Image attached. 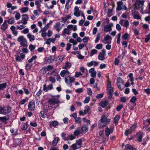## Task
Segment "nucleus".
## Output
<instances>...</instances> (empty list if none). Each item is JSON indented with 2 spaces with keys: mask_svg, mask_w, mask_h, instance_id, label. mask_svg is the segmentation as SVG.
Returning <instances> with one entry per match:
<instances>
[{
  "mask_svg": "<svg viewBox=\"0 0 150 150\" xmlns=\"http://www.w3.org/2000/svg\"><path fill=\"white\" fill-rule=\"evenodd\" d=\"M9 117L8 116L4 117H0V120L3 122H6V121L8 120Z\"/></svg>",
  "mask_w": 150,
  "mask_h": 150,
  "instance_id": "c85d7f7f",
  "label": "nucleus"
},
{
  "mask_svg": "<svg viewBox=\"0 0 150 150\" xmlns=\"http://www.w3.org/2000/svg\"><path fill=\"white\" fill-rule=\"evenodd\" d=\"M123 3L121 1H119L117 3V7L116 10L117 11H120L122 9V5Z\"/></svg>",
  "mask_w": 150,
  "mask_h": 150,
  "instance_id": "ddd939ff",
  "label": "nucleus"
},
{
  "mask_svg": "<svg viewBox=\"0 0 150 150\" xmlns=\"http://www.w3.org/2000/svg\"><path fill=\"white\" fill-rule=\"evenodd\" d=\"M76 122L78 124H80L81 122V118L80 117H76L75 119Z\"/></svg>",
  "mask_w": 150,
  "mask_h": 150,
  "instance_id": "37998d69",
  "label": "nucleus"
},
{
  "mask_svg": "<svg viewBox=\"0 0 150 150\" xmlns=\"http://www.w3.org/2000/svg\"><path fill=\"white\" fill-rule=\"evenodd\" d=\"M28 127V126L27 125V123H23L21 125V129L22 130H26L27 129Z\"/></svg>",
  "mask_w": 150,
  "mask_h": 150,
  "instance_id": "bb28decb",
  "label": "nucleus"
},
{
  "mask_svg": "<svg viewBox=\"0 0 150 150\" xmlns=\"http://www.w3.org/2000/svg\"><path fill=\"white\" fill-rule=\"evenodd\" d=\"M107 117H106L105 115H103L101 117V118L100 120L101 122H105V120L107 118Z\"/></svg>",
  "mask_w": 150,
  "mask_h": 150,
  "instance_id": "79ce46f5",
  "label": "nucleus"
},
{
  "mask_svg": "<svg viewBox=\"0 0 150 150\" xmlns=\"http://www.w3.org/2000/svg\"><path fill=\"white\" fill-rule=\"evenodd\" d=\"M100 33H98L97 35V37L95 40V42L97 43L98 42L99 40H100Z\"/></svg>",
  "mask_w": 150,
  "mask_h": 150,
  "instance_id": "de8ad7c7",
  "label": "nucleus"
},
{
  "mask_svg": "<svg viewBox=\"0 0 150 150\" xmlns=\"http://www.w3.org/2000/svg\"><path fill=\"white\" fill-rule=\"evenodd\" d=\"M128 145L129 146H126L124 150H134V149L135 150V149H134V147L131 145Z\"/></svg>",
  "mask_w": 150,
  "mask_h": 150,
  "instance_id": "72a5a7b5",
  "label": "nucleus"
},
{
  "mask_svg": "<svg viewBox=\"0 0 150 150\" xmlns=\"http://www.w3.org/2000/svg\"><path fill=\"white\" fill-rule=\"evenodd\" d=\"M81 129V134L83 133H85L88 130V128L85 126H82Z\"/></svg>",
  "mask_w": 150,
  "mask_h": 150,
  "instance_id": "412c9836",
  "label": "nucleus"
},
{
  "mask_svg": "<svg viewBox=\"0 0 150 150\" xmlns=\"http://www.w3.org/2000/svg\"><path fill=\"white\" fill-rule=\"evenodd\" d=\"M150 39V34H148L146 38L145 39V41L146 42H148L149 40Z\"/></svg>",
  "mask_w": 150,
  "mask_h": 150,
  "instance_id": "0e129e2a",
  "label": "nucleus"
},
{
  "mask_svg": "<svg viewBox=\"0 0 150 150\" xmlns=\"http://www.w3.org/2000/svg\"><path fill=\"white\" fill-rule=\"evenodd\" d=\"M97 50L95 49H92L91 51L90 56L92 57L96 53Z\"/></svg>",
  "mask_w": 150,
  "mask_h": 150,
  "instance_id": "f704fd0d",
  "label": "nucleus"
},
{
  "mask_svg": "<svg viewBox=\"0 0 150 150\" xmlns=\"http://www.w3.org/2000/svg\"><path fill=\"white\" fill-rule=\"evenodd\" d=\"M120 119V116L118 115H116L114 118L113 120V122L116 125H117L118 121Z\"/></svg>",
  "mask_w": 150,
  "mask_h": 150,
  "instance_id": "6ab92c4d",
  "label": "nucleus"
},
{
  "mask_svg": "<svg viewBox=\"0 0 150 150\" xmlns=\"http://www.w3.org/2000/svg\"><path fill=\"white\" fill-rule=\"evenodd\" d=\"M59 141V138L56 137L54 138V140L52 141V145L53 146H55L57 144Z\"/></svg>",
  "mask_w": 150,
  "mask_h": 150,
  "instance_id": "393cba45",
  "label": "nucleus"
},
{
  "mask_svg": "<svg viewBox=\"0 0 150 150\" xmlns=\"http://www.w3.org/2000/svg\"><path fill=\"white\" fill-rule=\"evenodd\" d=\"M18 41L20 42V44L22 46L26 47L27 42L26 39L23 36H21L17 39Z\"/></svg>",
  "mask_w": 150,
  "mask_h": 150,
  "instance_id": "7ed1b4c3",
  "label": "nucleus"
},
{
  "mask_svg": "<svg viewBox=\"0 0 150 150\" xmlns=\"http://www.w3.org/2000/svg\"><path fill=\"white\" fill-rule=\"evenodd\" d=\"M71 44L69 43H67V47L66 48V50L68 51L70 50L71 49Z\"/></svg>",
  "mask_w": 150,
  "mask_h": 150,
  "instance_id": "680f3d73",
  "label": "nucleus"
},
{
  "mask_svg": "<svg viewBox=\"0 0 150 150\" xmlns=\"http://www.w3.org/2000/svg\"><path fill=\"white\" fill-rule=\"evenodd\" d=\"M87 92L89 95H92V92L91 89L90 88H88L87 89Z\"/></svg>",
  "mask_w": 150,
  "mask_h": 150,
  "instance_id": "774afa93",
  "label": "nucleus"
},
{
  "mask_svg": "<svg viewBox=\"0 0 150 150\" xmlns=\"http://www.w3.org/2000/svg\"><path fill=\"white\" fill-rule=\"evenodd\" d=\"M90 110V109L89 106L87 105L85 107L84 111L86 113H88V112Z\"/></svg>",
  "mask_w": 150,
  "mask_h": 150,
  "instance_id": "6e6d98bb",
  "label": "nucleus"
},
{
  "mask_svg": "<svg viewBox=\"0 0 150 150\" xmlns=\"http://www.w3.org/2000/svg\"><path fill=\"white\" fill-rule=\"evenodd\" d=\"M102 53H100L98 57L99 60L103 61L105 59V56L106 55V52L104 50H102Z\"/></svg>",
  "mask_w": 150,
  "mask_h": 150,
  "instance_id": "39448f33",
  "label": "nucleus"
},
{
  "mask_svg": "<svg viewBox=\"0 0 150 150\" xmlns=\"http://www.w3.org/2000/svg\"><path fill=\"white\" fill-rule=\"evenodd\" d=\"M67 34L68 35H69V32H68V29L67 28H64L63 32V33L62 34V35H65V34Z\"/></svg>",
  "mask_w": 150,
  "mask_h": 150,
  "instance_id": "58836bf2",
  "label": "nucleus"
},
{
  "mask_svg": "<svg viewBox=\"0 0 150 150\" xmlns=\"http://www.w3.org/2000/svg\"><path fill=\"white\" fill-rule=\"evenodd\" d=\"M8 28V25L7 24V21L5 20L4 21V23L2 25L1 28V29L3 30L4 31H5Z\"/></svg>",
  "mask_w": 150,
  "mask_h": 150,
  "instance_id": "dca6fc26",
  "label": "nucleus"
},
{
  "mask_svg": "<svg viewBox=\"0 0 150 150\" xmlns=\"http://www.w3.org/2000/svg\"><path fill=\"white\" fill-rule=\"evenodd\" d=\"M123 105H120L119 106H118L116 108V110L117 111H120V110L123 107Z\"/></svg>",
  "mask_w": 150,
  "mask_h": 150,
  "instance_id": "e2e57ef3",
  "label": "nucleus"
},
{
  "mask_svg": "<svg viewBox=\"0 0 150 150\" xmlns=\"http://www.w3.org/2000/svg\"><path fill=\"white\" fill-rule=\"evenodd\" d=\"M11 108L9 106L0 107V114L6 115L9 113L11 111Z\"/></svg>",
  "mask_w": 150,
  "mask_h": 150,
  "instance_id": "f257e3e1",
  "label": "nucleus"
},
{
  "mask_svg": "<svg viewBox=\"0 0 150 150\" xmlns=\"http://www.w3.org/2000/svg\"><path fill=\"white\" fill-rule=\"evenodd\" d=\"M47 71H49L53 68V67L51 65H49L47 67H45Z\"/></svg>",
  "mask_w": 150,
  "mask_h": 150,
  "instance_id": "603ef678",
  "label": "nucleus"
},
{
  "mask_svg": "<svg viewBox=\"0 0 150 150\" xmlns=\"http://www.w3.org/2000/svg\"><path fill=\"white\" fill-rule=\"evenodd\" d=\"M120 83H122L123 85L124 84V81L122 79L121 77H118L117 79V84H120Z\"/></svg>",
  "mask_w": 150,
  "mask_h": 150,
  "instance_id": "4be33fe9",
  "label": "nucleus"
},
{
  "mask_svg": "<svg viewBox=\"0 0 150 150\" xmlns=\"http://www.w3.org/2000/svg\"><path fill=\"white\" fill-rule=\"evenodd\" d=\"M113 26V24L112 23H110L108 25H106L104 27V30L105 32H108L112 30V28Z\"/></svg>",
  "mask_w": 150,
  "mask_h": 150,
  "instance_id": "1a4fd4ad",
  "label": "nucleus"
},
{
  "mask_svg": "<svg viewBox=\"0 0 150 150\" xmlns=\"http://www.w3.org/2000/svg\"><path fill=\"white\" fill-rule=\"evenodd\" d=\"M61 23L59 22L57 23L54 26V27L56 29V30L59 32L61 29L60 27Z\"/></svg>",
  "mask_w": 150,
  "mask_h": 150,
  "instance_id": "f3484780",
  "label": "nucleus"
},
{
  "mask_svg": "<svg viewBox=\"0 0 150 150\" xmlns=\"http://www.w3.org/2000/svg\"><path fill=\"white\" fill-rule=\"evenodd\" d=\"M15 142L16 144L19 145L21 143L22 140L20 139H15Z\"/></svg>",
  "mask_w": 150,
  "mask_h": 150,
  "instance_id": "ea45409f",
  "label": "nucleus"
},
{
  "mask_svg": "<svg viewBox=\"0 0 150 150\" xmlns=\"http://www.w3.org/2000/svg\"><path fill=\"white\" fill-rule=\"evenodd\" d=\"M28 101V100L26 99H23V100L20 101L19 103V104L20 105L24 104L26 102Z\"/></svg>",
  "mask_w": 150,
  "mask_h": 150,
  "instance_id": "13d9d810",
  "label": "nucleus"
},
{
  "mask_svg": "<svg viewBox=\"0 0 150 150\" xmlns=\"http://www.w3.org/2000/svg\"><path fill=\"white\" fill-rule=\"evenodd\" d=\"M58 125V123L57 121H53L51 122L50 123V126L52 127H56Z\"/></svg>",
  "mask_w": 150,
  "mask_h": 150,
  "instance_id": "5701e85b",
  "label": "nucleus"
},
{
  "mask_svg": "<svg viewBox=\"0 0 150 150\" xmlns=\"http://www.w3.org/2000/svg\"><path fill=\"white\" fill-rule=\"evenodd\" d=\"M129 23L128 21L127 20L125 21V22L124 24V26L127 28L129 26Z\"/></svg>",
  "mask_w": 150,
  "mask_h": 150,
  "instance_id": "338daca9",
  "label": "nucleus"
},
{
  "mask_svg": "<svg viewBox=\"0 0 150 150\" xmlns=\"http://www.w3.org/2000/svg\"><path fill=\"white\" fill-rule=\"evenodd\" d=\"M110 38L111 39V38L110 37V36L108 35H107L104 38V40L105 41H107Z\"/></svg>",
  "mask_w": 150,
  "mask_h": 150,
  "instance_id": "4d7b16f0",
  "label": "nucleus"
},
{
  "mask_svg": "<svg viewBox=\"0 0 150 150\" xmlns=\"http://www.w3.org/2000/svg\"><path fill=\"white\" fill-rule=\"evenodd\" d=\"M82 139L81 138L79 139L78 140L76 141V144L79 147L80 146V148L81 147V145L82 144Z\"/></svg>",
  "mask_w": 150,
  "mask_h": 150,
  "instance_id": "b1692460",
  "label": "nucleus"
},
{
  "mask_svg": "<svg viewBox=\"0 0 150 150\" xmlns=\"http://www.w3.org/2000/svg\"><path fill=\"white\" fill-rule=\"evenodd\" d=\"M71 66V63L68 62H65V65L62 67V68L64 69H67L68 68H69Z\"/></svg>",
  "mask_w": 150,
  "mask_h": 150,
  "instance_id": "2eb2a0df",
  "label": "nucleus"
},
{
  "mask_svg": "<svg viewBox=\"0 0 150 150\" xmlns=\"http://www.w3.org/2000/svg\"><path fill=\"white\" fill-rule=\"evenodd\" d=\"M82 75V74L81 73V71H79V72H78L77 71H76L75 72V77L76 78H78L80 76H81Z\"/></svg>",
  "mask_w": 150,
  "mask_h": 150,
  "instance_id": "3c124183",
  "label": "nucleus"
},
{
  "mask_svg": "<svg viewBox=\"0 0 150 150\" xmlns=\"http://www.w3.org/2000/svg\"><path fill=\"white\" fill-rule=\"evenodd\" d=\"M75 79L73 77H71L68 74L65 77V81L66 83L69 85L70 87L72 86L71 83L74 82Z\"/></svg>",
  "mask_w": 150,
  "mask_h": 150,
  "instance_id": "f03ea898",
  "label": "nucleus"
},
{
  "mask_svg": "<svg viewBox=\"0 0 150 150\" xmlns=\"http://www.w3.org/2000/svg\"><path fill=\"white\" fill-rule=\"evenodd\" d=\"M7 86L6 83H2L0 84V91L3 90Z\"/></svg>",
  "mask_w": 150,
  "mask_h": 150,
  "instance_id": "473e14b6",
  "label": "nucleus"
},
{
  "mask_svg": "<svg viewBox=\"0 0 150 150\" xmlns=\"http://www.w3.org/2000/svg\"><path fill=\"white\" fill-rule=\"evenodd\" d=\"M35 45L30 44L29 46V49L30 51H32L35 50Z\"/></svg>",
  "mask_w": 150,
  "mask_h": 150,
  "instance_id": "c03bdc74",
  "label": "nucleus"
},
{
  "mask_svg": "<svg viewBox=\"0 0 150 150\" xmlns=\"http://www.w3.org/2000/svg\"><path fill=\"white\" fill-rule=\"evenodd\" d=\"M25 57V54L23 53L20 54V56H16V61L21 62Z\"/></svg>",
  "mask_w": 150,
  "mask_h": 150,
  "instance_id": "9b49d317",
  "label": "nucleus"
},
{
  "mask_svg": "<svg viewBox=\"0 0 150 150\" xmlns=\"http://www.w3.org/2000/svg\"><path fill=\"white\" fill-rule=\"evenodd\" d=\"M46 70L45 67L42 68L39 71V73L40 74H44L46 72Z\"/></svg>",
  "mask_w": 150,
  "mask_h": 150,
  "instance_id": "a878e982",
  "label": "nucleus"
},
{
  "mask_svg": "<svg viewBox=\"0 0 150 150\" xmlns=\"http://www.w3.org/2000/svg\"><path fill=\"white\" fill-rule=\"evenodd\" d=\"M49 80L52 83H54L55 82V78L52 76L50 77Z\"/></svg>",
  "mask_w": 150,
  "mask_h": 150,
  "instance_id": "052dcab7",
  "label": "nucleus"
},
{
  "mask_svg": "<svg viewBox=\"0 0 150 150\" xmlns=\"http://www.w3.org/2000/svg\"><path fill=\"white\" fill-rule=\"evenodd\" d=\"M28 10V7H24L21 8V11L22 13H25Z\"/></svg>",
  "mask_w": 150,
  "mask_h": 150,
  "instance_id": "c9c22d12",
  "label": "nucleus"
},
{
  "mask_svg": "<svg viewBox=\"0 0 150 150\" xmlns=\"http://www.w3.org/2000/svg\"><path fill=\"white\" fill-rule=\"evenodd\" d=\"M28 38H29L30 42H32L35 40V36L32 35L30 33H29L27 35Z\"/></svg>",
  "mask_w": 150,
  "mask_h": 150,
  "instance_id": "a211bd4d",
  "label": "nucleus"
},
{
  "mask_svg": "<svg viewBox=\"0 0 150 150\" xmlns=\"http://www.w3.org/2000/svg\"><path fill=\"white\" fill-rule=\"evenodd\" d=\"M144 1L142 0L140 1L139 0H136L135 2V5L136 6H140V5H141V9L143 10V6L144 5Z\"/></svg>",
  "mask_w": 150,
  "mask_h": 150,
  "instance_id": "f8f14e48",
  "label": "nucleus"
},
{
  "mask_svg": "<svg viewBox=\"0 0 150 150\" xmlns=\"http://www.w3.org/2000/svg\"><path fill=\"white\" fill-rule=\"evenodd\" d=\"M103 47V45L102 44H99L96 45L95 48L98 50L101 49Z\"/></svg>",
  "mask_w": 150,
  "mask_h": 150,
  "instance_id": "09e8293b",
  "label": "nucleus"
},
{
  "mask_svg": "<svg viewBox=\"0 0 150 150\" xmlns=\"http://www.w3.org/2000/svg\"><path fill=\"white\" fill-rule=\"evenodd\" d=\"M73 150H75L77 149H79L80 148V147H79L77 146L76 144H73L71 146Z\"/></svg>",
  "mask_w": 150,
  "mask_h": 150,
  "instance_id": "7c9ffc66",
  "label": "nucleus"
},
{
  "mask_svg": "<svg viewBox=\"0 0 150 150\" xmlns=\"http://www.w3.org/2000/svg\"><path fill=\"white\" fill-rule=\"evenodd\" d=\"M69 71L63 70L61 71L60 73V75L62 77H64L67 73H68L69 74Z\"/></svg>",
  "mask_w": 150,
  "mask_h": 150,
  "instance_id": "cd10ccee",
  "label": "nucleus"
},
{
  "mask_svg": "<svg viewBox=\"0 0 150 150\" xmlns=\"http://www.w3.org/2000/svg\"><path fill=\"white\" fill-rule=\"evenodd\" d=\"M107 89L109 93H112L113 92V89L112 87L111 86L110 83H109L107 86Z\"/></svg>",
  "mask_w": 150,
  "mask_h": 150,
  "instance_id": "aec40b11",
  "label": "nucleus"
},
{
  "mask_svg": "<svg viewBox=\"0 0 150 150\" xmlns=\"http://www.w3.org/2000/svg\"><path fill=\"white\" fill-rule=\"evenodd\" d=\"M68 138L70 140H73L76 138V137L74 135H73L72 134H71L68 136Z\"/></svg>",
  "mask_w": 150,
  "mask_h": 150,
  "instance_id": "8fccbe9b",
  "label": "nucleus"
},
{
  "mask_svg": "<svg viewBox=\"0 0 150 150\" xmlns=\"http://www.w3.org/2000/svg\"><path fill=\"white\" fill-rule=\"evenodd\" d=\"M55 59V57L54 56H50L46 57L45 59V61L48 63L50 64L53 62Z\"/></svg>",
  "mask_w": 150,
  "mask_h": 150,
  "instance_id": "0eeeda50",
  "label": "nucleus"
},
{
  "mask_svg": "<svg viewBox=\"0 0 150 150\" xmlns=\"http://www.w3.org/2000/svg\"><path fill=\"white\" fill-rule=\"evenodd\" d=\"M129 37V35L127 33H125L122 37V38L124 40H126Z\"/></svg>",
  "mask_w": 150,
  "mask_h": 150,
  "instance_id": "4c0bfd02",
  "label": "nucleus"
},
{
  "mask_svg": "<svg viewBox=\"0 0 150 150\" xmlns=\"http://www.w3.org/2000/svg\"><path fill=\"white\" fill-rule=\"evenodd\" d=\"M136 100L137 98L135 96H133L130 99V102L132 103H135Z\"/></svg>",
  "mask_w": 150,
  "mask_h": 150,
  "instance_id": "49530a36",
  "label": "nucleus"
},
{
  "mask_svg": "<svg viewBox=\"0 0 150 150\" xmlns=\"http://www.w3.org/2000/svg\"><path fill=\"white\" fill-rule=\"evenodd\" d=\"M28 108L29 110L30 111L34 110L35 108V104L34 101L32 100L30 101L28 105Z\"/></svg>",
  "mask_w": 150,
  "mask_h": 150,
  "instance_id": "6e6552de",
  "label": "nucleus"
},
{
  "mask_svg": "<svg viewBox=\"0 0 150 150\" xmlns=\"http://www.w3.org/2000/svg\"><path fill=\"white\" fill-rule=\"evenodd\" d=\"M89 39V37H85L82 40L84 42H88Z\"/></svg>",
  "mask_w": 150,
  "mask_h": 150,
  "instance_id": "69168bd1",
  "label": "nucleus"
},
{
  "mask_svg": "<svg viewBox=\"0 0 150 150\" xmlns=\"http://www.w3.org/2000/svg\"><path fill=\"white\" fill-rule=\"evenodd\" d=\"M22 20L23 21L22 23L24 25H25L27 23V21L29 19L28 16L26 14H23L22 15Z\"/></svg>",
  "mask_w": 150,
  "mask_h": 150,
  "instance_id": "9d476101",
  "label": "nucleus"
},
{
  "mask_svg": "<svg viewBox=\"0 0 150 150\" xmlns=\"http://www.w3.org/2000/svg\"><path fill=\"white\" fill-rule=\"evenodd\" d=\"M21 17V15L18 12H17L15 15V18L16 20H18Z\"/></svg>",
  "mask_w": 150,
  "mask_h": 150,
  "instance_id": "864d4df0",
  "label": "nucleus"
},
{
  "mask_svg": "<svg viewBox=\"0 0 150 150\" xmlns=\"http://www.w3.org/2000/svg\"><path fill=\"white\" fill-rule=\"evenodd\" d=\"M143 134L142 133V134H140L138 136V141L139 142H140L142 141V137H143Z\"/></svg>",
  "mask_w": 150,
  "mask_h": 150,
  "instance_id": "bf43d9fd",
  "label": "nucleus"
},
{
  "mask_svg": "<svg viewBox=\"0 0 150 150\" xmlns=\"http://www.w3.org/2000/svg\"><path fill=\"white\" fill-rule=\"evenodd\" d=\"M105 129V135L107 137H108L109 135L112 133L113 130V127H111L110 128H108L107 126Z\"/></svg>",
  "mask_w": 150,
  "mask_h": 150,
  "instance_id": "423d86ee",
  "label": "nucleus"
},
{
  "mask_svg": "<svg viewBox=\"0 0 150 150\" xmlns=\"http://www.w3.org/2000/svg\"><path fill=\"white\" fill-rule=\"evenodd\" d=\"M136 125L134 124L129 129V132H132L134 131L135 130V129L136 127Z\"/></svg>",
  "mask_w": 150,
  "mask_h": 150,
  "instance_id": "a19ab883",
  "label": "nucleus"
},
{
  "mask_svg": "<svg viewBox=\"0 0 150 150\" xmlns=\"http://www.w3.org/2000/svg\"><path fill=\"white\" fill-rule=\"evenodd\" d=\"M8 23L10 24H13L15 22V20L14 18L12 17L8 20Z\"/></svg>",
  "mask_w": 150,
  "mask_h": 150,
  "instance_id": "2f4dec72",
  "label": "nucleus"
},
{
  "mask_svg": "<svg viewBox=\"0 0 150 150\" xmlns=\"http://www.w3.org/2000/svg\"><path fill=\"white\" fill-rule=\"evenodd\" d=\"M108 104V101H105L104 102L101 103V105L103 108H105Z\"/></svg>",
  "mask_w": 150,
  "mask_h": 150,
  "instance_id": "c756f323",
  "label": "nucleus"
},
{
  "mask_svg": "<svg viewBox=\"0 0 150 150\" xmlns=\"http://www.w3.org/2000/svg\"><path fill=\"white\" fill-rule=\"evenodd\" d=\"M90 97H86L83 101L84 103H88L90 100Z\"/></svg>",
  "mask_w": 150,
  "mask_h": 150,
  "instance_id": "5fc2aeb1",
  "label": "nucleus"
},
{
  "mask_svg": "<svg viewBox=\"0 0 150 150\" xmlns=\"http://www.w3.org/2000/svg\"><path fill=\"white\" fill-rule=\"evenodd\" d=\"M59 101L57 97H54L48 100V103L50 105H55L58 104Z\"/></svg>",
  "mask_w": 150,
  "mask_h": 150,
  "instance_id": "20e7f679",
  "label": "nucleus"
},
{
  "mask_svg": "<svg viewBox=\"0 0 150 150\" xmlns=\"http://www.w3.org/2000/svg\"><path fill=\"white\" fill-rule=\"evenodd\" d=\"M66 134L64 133H62L61 134V137L65 141L68 140H69V139L68 138V137H66Z\"/></svg>",
  "mask_w": 150,
  "mask_h": 150,
  "instance_id": "e433bc0d",
  "label": "nucleus"
},
{
  "mask_svg": "<svg viewBox=\"0 0 150 150\" xmlns=\"http://www.w3.org/2000/svg\"><path fill=\"white\" fill-rule=\"evenodd\" d=\"M80 129L81 128L80 127H78L77 130L74 131V135L76 137L78 136L81 133V132L80 130Z\"/></svg>",
  "mask_w": 150,
  "mask_h": 150,
  "instance_id": "4468645a",
  "label": "nucleus"
},
{
  "mask_svg": "<svg viewBox=\"0 0 150 150\" xmlns=\"http://www.w3.org/2000/svg\"><path fill=\"white\" fill-rule=\"evenodd\" d=\"M37 57L36 55L33 56L31 59L28 60L29 63H31L33 60H35L37 58Z\"/></svg>",
  "mask_w": 150,
  "mask_h": 150,
  "instance_id": "a18cd8bd",
  "label": "nucleus"
}]
</instances>
